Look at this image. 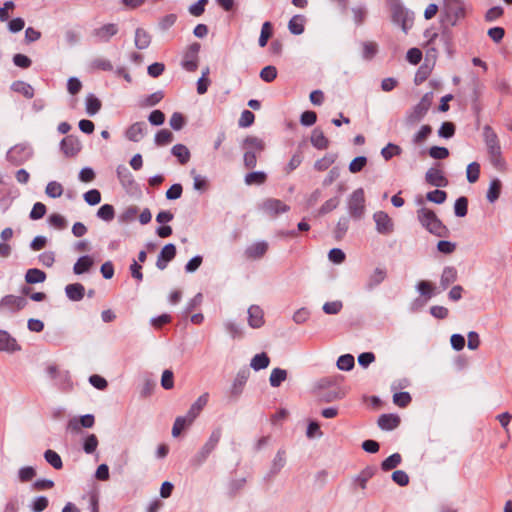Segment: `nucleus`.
<instances>
[{"mask_svg":"<svg viewBox=\"0 0 512 512\" xmlns=\"http://www.w3.org/2000/svg\"><path fill=\"white\" fill-rule=\"evenodd\" d=\"M417 219L428 232L437 237H446L448 228L441 222L434 211L422 207L417 210Z\"/></svg>","mask_w":512,"mask_h":512,"instance_id":"f257e3e1","label":"nucleus"},{"mask_svg":"<svg viewBox=\"0 0 512 512\" xmlns=\"http://www.w3.org/2000/svg\"><path fill=\"white\" fill-rule=\"evenodd\" d=\"M393 23L401 26L404 33H407L413 24V13L407 10L400 0H386Z\"/></svg>","mask_w":512,"mask_h":512,"instance_id":"f03ea898","label":"nucleus"},{"mask_svg":"<svg viewBox=\"0 0 512 512\" xmlns=\"http://www.w3.org/2000/svg\"><path fill=\"white\" fill-rule=\"evenodd\" d=\"M483 138L492 164L498 167L502 163L501 147L498 136L491 126L485 125L483 127Z\"/></svg>","mask_w":512,"mask_h":512,"instance_id":"7ed1b4c3","label":"nucleus"},{"mask_svg":"<svg viewBox=\"0 0 512 512\" xmlns=\"http://www.w3.org/2000/svg\"><path fill=\"white\" fill-rule=\"evenodd\" d=\"M443 21L455 26L465 17V5L462 0H444Z\"/></svg>","mask_w":512,"mask_h":512,"instance_id":"20e7f679","label":"nucleus"},{"mask_svg":"<svg viewBox=\"0 0 512 512\" xmlns=\"http://www.w3.org/2000/svg\"><path fill=\"white\" fill-rule=\"evenodd\" d=\"M347 209L353 219L360 220L363 218L366 211L363 188H358L351 193L347 199Z\"/></svg>","mask_w":512,"mask_h":512,"instance_id":"39448f33","label":"nucleus"},{"mask_svg":"<svg viewBox=\"0 0 512 512\" xmlns=\"http://www.w3.org/2000/svg\"><path fill=\"white\" fill-rule=\"evenodd\" d=\"M432 103V95L426 93L419 103L414 106L412 111L406 117V123L408 125H415L419 123L430 109Z\"/></svg>","mask_w":512,"mask_h":512,"instance_id":"423d86ee","label":"nucleus"},{"mask_svg":"<svg viewBox=\"0 0 512 512\" xmlns=\"http://www.w3.org/2000/svg\"><path fill=\"white\" fill-rule=\"evenodd\" d=\"M260 209L270 217H277L280 214L287 213L290 210V206L280 199L267 198L261 203Z\"/></svg>","mask_w":512,"mask_h":512,"instance_id":"0eeeda50","label":"nucleus"},{"mask_svg":"<svg viewBox=\"0 0 512 512\" xmlns=\"http://www.w3.org/2000/svg\"><path fill=\"white\" fill-rule=\"evenodd\" d=\"M376 231L381 235H390L394 231L392 218L384 211H377L373 214Z\"/></svg>","mask_w":512,"mask_h":512,"instance_id":"6e6552de","label":"nucleus"},{"mask_svg":"<svg viewBox=\"0 0 512 512\" xmlns=\"http://www.w3.org/2000/svg\"><path fill=\"white\" fill-rule=\"evenodd\" d=\"M200 50V44H191L184 53L182 60V67L188 72H194L198 68V53Z\"/></svg>","mask_w":512,"mask_h":512,"instance_id":"1a4fd4ad","label":"nucleus"},{"mask_svg":"<svg viewBox=\"0 0 512 512\" xmlns=\"http://www.w3.org/2000/svg\"><path fill=\"white\" fill-rule=\"evenodd\" d=\"M26 299L15 295H6L0 301L1 312H16L23 309L26 305Z\"/></svg>","mask_w":512,"mask_h":512,"instance_id":"9d476101","label":"nucleus"},{"mask_svg":"<svg viewBox=\"0 0 512 512\" xmlns=\"http://www.w3.org/2000/svg\"><path fill=\"white\" fill-rule=\"evenodd\" d=\"M31 156L32 150L23 145L14 146L7 153V159L15 165H20L26 162L31 158Z\"/></svg>","mask_w":512,"mask_h":512,"instance_id":"9b49d317","label":"nucleus"},{"mask_svg":"<svg viewBox=\"0 0 512 512\" xmlns=\"http://www.w3.org/2000/svg\"><path fill=\"white\" fill-rule=\"evenodd\" d=\"M95 423L94 416L92 414H86L80 418H72L67 423V430L71 433L78 434L81 428H91Z\"/></svg>","mask_w":512,"mask_h":512,"instance_id":"f8f14e48","label":"nucleus"},{"mask_svg":"<svg viewBox=\"0 0 512 512\" xmlns=\"http://www.w3.org/2000/svg\"><path fill=\"white\" fill-rule=\"evenodd\" d=\"M147 133V124L145 122H135L125 131V137L132 142L141 141Z\"/></svg>","mask_w":512,"mask_h":512,"instance_id":"ddd939ff","label":"nucleus"},{"mask_svg":"<svg viewBox=\"0 0 512 512\" xmlns=\"http://www.w3.org/2000/svg\"><path fill=\"white\" fill-rule=\"evenodd\" d=\"M175 255H176L175 245L172 243L166 244L161 249V251L158 255V258L156 261L157 268L160 270H164L167 267L168 263L174 259Z\"/></svg>","mask_w":512,"mask_h":512,"instance_id":"4468645a","label":"nucleus"},{"mask_svg":"<svg viewBox=\"0 0 512 512\" xmlns=\"http://www.w3.org/2000/svg\"><path fill=\"white\" fill-rule=\"evenodd\" d=\"M21 349L16 339L8 332L0 330V351L14 353Z\"/></svg>","mask_w":512,"mask_h":512,"instance_id":"2eb2a0df","label":"nucleus"},{"mask_svg":"<svg viewBox=\"0 0 512 512\" xmlns=\"http://www.w3.org/2000/svg\"><path fill=\"white\" fill-rule=\"evenodd\" d=\"M425 180L435 187H446L448 185V180L445 178L442 171L437 168L428 169L425 174Z\"/></svg>","mask_w":512,"mask_h":512,"instance_id":"dca6fc26","label":"nucleus"},{"mask_svg":"<svg viewBox=\"0 0 512 512\" xmlns=\"http://www.w3.org/2000/svg\"><path fill=\"white\" fill-rule=\"evenodd\" d=\"M386 276H387V272L384 268H381V267L375 268L367 279V282L365 284V289L367 291L374 290L378 285H380L385 280Z\"/></svg>","mask_w":512,"mask_h":512,"instance_id":"f3484780","label":"nucleus"},{"mask_svg":"<svg viewBox=\"0 0 512 512\" xmlns=\"http://www.w3.org/2000/svg\"><path fill=\"white\" fill-rule=\"evenodd\" d=\"M209 400V394L203 393L200 395L196 401L190 406L186 416L190 418L193 422L199 416L203 408L207 405Z\"/></svg>","mask_w":512,"mask_h":512,"instance_id":"a211bd4d","label":"nucleus"},{"mask_svg":"<svg viewBox=\"0 0 512 512\" xmlns=\"http://www.w3.org/2000/svg\"><path fill=\"white\" fill-rule=\"evenodd\" d=\"M118 27L116 24H105L93 31V35L101 42H107L111 37L116 35Z\"/></svg>","mask_w":512,"mask_h":512,"instance_id":"6ab92c4d","label":"nucleus"},{"mask_svg":"<svg viewBox=\"0 0 512 512\" xmlns=\"http://www.w3.org/2000/svg\"><path fill=\"white\" fill-rule=\"evenodd\" d=\"M248 324L252 328H260L264 324V313L259 306L252 305L248 308Z\"/></svg>","mask_w":512,"mask_h":512,"instance_id":"aec40b11","label":"nucleus"},{"mask_svg":"<svg viewBox=\"0 0 512 512\" xmlns=\"http://www.w3.org/2000/svg\"><path fill=\"white\" fill-rule=\"evenodd\" d=\"M81 148L79 140L74 136H68L61 141V149L67 156L76 155Z\"/></svg>","mask_w":512,"mask_h":512,"instance_id":"412c9836","label":"nucleus"},{"mask_svg":"<svg viewBox=\"0 0 512 512\" xmlns=\"http://www.w3.org/2000/svg\"><path fill=\"white\" fill-rule=\"evenodd\" d=\"M94 265V260L89 255L81 256L73 266V272L76 275H81L90 271Z\"/></svg>","mask_w":512,"mask_h":512,"instance_id":"4be33fe9","label":"nucleus"},{"mask_svg":"<svg viewBox=\"0 0 512 512\" xmlns=\"http://www.w3.org/2000/svg\"><path fill=\"white\" fill-rule=\"evenodd\" d=\"M66 296L72 301H80L85 295V288L80 283L68 284L65 287Z\"/></svg>","mask_w":512,"mask_h":512,"instance_id":"5701e85b","label":"nucleus"},{"mask_svg":"<svg viewBox=\"0 0 512 512\" xmlns=\"http://www.w3.org/2000/svg\"><path fill=\"white\" fill-rule=\"evenodd\" d=\"M268 249V243L265 241H260L253 243L246 249V255L248 258L259 259L261 258Z\"/></svg>","mask_w":512,"mask_h":512,"instance_id":"b1692460","label":"nucleus"},{"mask_svg":"<svg viewBox=\"0 0 512 512\" xmlns=\"http://www.w3.org/2000/svg\"><path fill=\"white\" fill-rule=\"evenodd\" d=\"M243 149L261 153L265 149V143L256 136H248L243 141Z\"/></svg>","mask_w":512,"mask_h":512,"instance_id":"393cba45","label":"nucleus"},{"mask_svg":"<svg viewBox=\"0 0 512 512\" xmlns=\"http://www.w3.org/2000/svg\"><path fill=\"white\" fill-rule=\"evenodd\" d=\"M286 465V452L284 450H278L275 457L272 460L269 474L271 476L277 475Z\"/></svg>","mask_w":512,"mask_h":512,"instance_id":"a878e982","label":"nucleus"},{"mask_svg":"<svg viewBox=\"0 0 512 512\" xmlns=\"http://www.w3.org/2000/svg\"><path fill=\"white\" fill-rule=\"evenodd\" d=\"M11 90L16 93L22 94L25 98L31 99L34 96V88L29 84L21 80L14 81L11 84Z\"/></svg>","mask_w":512,"mask_h":512,"instance_id":"bb28decb","label":"nucleus"},{"mask_svg":"<svg viewBox=\"0 0 512 512\" xmlns=\"http://www.w3.org/2000/svg\"><path fill=\"white\" fill-rule=\"evenodd\" d=\"M311 144L317 149H326L329 145L328 139L325 137L323 131L319 128H315L310 137Z\"/></svg>","mask_w":512,"mask_h":512,"instance_id":"cd10ccee","label":"nucleus"},{"mask_svg":"<svg viewBox=\"0 0 512 512\" xmlns=\"http://www.w3.org/2000/svg\"><path fill=\"white\" fill-rule=\"evenodd\" d=\"M400 419L393 414H383L378 419V425L383 430H392L399 425Z\"/></svg>","mask_w":512,"mask_h":512,"instance_id":"c85d7f7f","label":"nucleus"},{"mask_svg":"<svg viewBox=\"0 0 512 512\" xmlns=\"http://www.w3.org/2000/svg\"><path fill=\"white\" fill-rule=\"evenodd\" d=\"M502 189V183L498 178H494L491 180L489 184V188L486 193V198L488 202L494 203L500 196Z\"/></svg>","mask_w":512,"mask_h":512,"instance_id":"c756f323","label":"nucleus"},{"mask_svg":"<svg viewBox=\"0 0 512 512\" xmlns=\"http://www.w3.org/2000/svg\"><path fill=\"white\" fill-rule=\"evenodd\" d=\"M171 153L175 156L179 163L184 165L186 164L191 157L189 149L183 144H176L172 147Z\"/></svg>","mask_w":512,"mask_h":512,"instance_id":"7c9ffc66","label":"nucleus"},{"mask_svg":"<svg viewBox=\"0 0 512 512\" xmlns=\"http://www.w3.org/2000/svg\"><path fill=\"white\" fill-rule=\"evenodd\" d=\"M457 279V270L454 267L447 266L443 269L440 284L443 289L454 283Z\"/></svg>","mask_w":512,"mask_h":512,"instance_id":"2f4dec72","label":"nucleus"},{"mask_svg":"<svg viewBox=\"0 0 512 512\" xmlns=\"http://www.w3.org/2000/svg\"><path fill=\"white\" fill-rule=\"evenodd\" d=\"M45 280H46V274L44 271H42L40 269L31 268L26 271L25 281L28 284L43 283Z\"/></svg>","mask_w":512,"mask_h":512,"instance_id":"473e14b6","label":"nucleus"},{"mask_svg":"<svg viewBox=\"0 0 512 512\" xmlns=\"http://www.w3.org/2000/svg\"><path fill=\"white\" fill-rule=\"evenodd\" d=\"M135 46L142 50L146 49L151 42L150 35L142 28H137L135 31Z\"/></svg>","mask_w":512,"mask_h":512,"instance_id":"72a5a7b5","label":"nucleus"},{"mask_svg":"<svg viewBox=\"0 0 512 512\" xmlns=\"http://www.w3.org/2000/svg\"><path fill=\"white\" fill-rule=\"evenodd\" d=\"M432 133V127L430 125H422L418 132L412 137V143L415 146H421L425 143L428 137Z\"/></svg>","mask_w":512,"mask_h":512,"instance_id":"f704fd0d","label":"nucleus"},{"mask_svg":"<svg viewBox=\"0 0 512 512\" xmlns=\"http://www.w3.org/2000/svg\"><path fill=\"white\" fill-rule=\"evenodd\" d=\"M269 364H270V358L264 352L256 354L251 359V362H250L251 368L253 370H255V371H259V370L265 369V368H267L269 366Z\"/></svg>","mask_w":512,"mask_h":512,"instance_id":"c9c22d12","label":"nucleus"},{"mask_svg":"<svg viewBox=\"0 0 512 512\" xmlns=\"http://www.w3.org/2000/svg\"><path fill=\"white\" fill-rule=\"evenodd\" d=\"M267 175L263 171H255L245 175L244 182L246 185H262L266 182Z\"/></svg>","mask_w":512,"mask_h":512,"instance_id":"e433bc0d","label":"nucleus"},{"mask_svg":"<svg viewBox=\"0 0 512 512\" xmlns=\"http://www.w3.org/2000/svg\"><path fill=\"white\" fill-rule=\"evenodd\" d=\"M192 423L193 421L186 415L177 417L172 427V435L174 437L179 436L181 432L189 427Z\"/></svg>","mask_w":512,"mask_h":512,"instance_id":"4c0bfd02","label":"nucleus"},{"mask_svg":"<svg viewBox=\"0 0 512 512\" xmlns=\"http://www.w3.org/2000/svg\"><path fill=\"white\" fill-rule=\"evenodd\" d=\"M287 378V371L282 368H274L269 377V383L272 387H279Z\"/></svg>","mask_w":512,"mask_h":512,"instance_id":"58836bf2","label":"nucleus"},{"mask_svg":"<svg viewBox=\"0 0 512 512\" xmlns=\"http://www.w3.org/2000/svg\"><path fill=\"white\" fill-rule=\"evenodd\" d=\"M289 31L294 35H300L304 32V17L301 15L293 16L288 23Z\"/></svg>","mask_w":512,"mask_h":512,"instance_id":"ea45409f","label":"nucleus"},{"mask_svg":"<svg viewBox=\"0 0 512 512\" xmlns=\"http://www.w3.org/2000/svg\"><path fill=\"white\" fill-rule=\"evenodd\" d=\"M213 450H214L213 447H211L210 445L205 443L201 447V449L196 453V455L193 457V459H192L193 465H195V466L202 465Z\"/></svg>","mask_w":512,"mask_h":512,"instance_id":"a19ab883","label":"nucleus"},{"mask_svg":"<svg viewBox=\"0 0 512 512\" xmlns=\"http://www.w3.org/2000/svg\"><path fill=\"white\" fill-rule=\"evenodd\" d=\"M101 109V102L93 94L86 97V112L88 115L93 116Z\"/></svg>","mask_w":512,"mask_h":512,"instance_id":"79ce46f5","label":"nucleus"},{"mask_svg":"<svg viewBox=\"0 0 512 512\" xmlns=\"http://www.w3.org/2000/svg\"><path fill=\"white\" fill-rule=\"evenodd\" d=\"M248 379V372L242 371L237 374L232 385V394L238 396L242 392V387Z\"/></svg>","mask_w":512,"mask_h":512,"instance_id":"37998d69","label":"nucleus"},{"mask_svg":"<svg viewBox=\"0 0 512 512\" xmlns=\"http://www.w3.org/2000/svg\"><path fill=\"white\" fill-rule=\"evenodd\" d=\"M173 138L174 136L171 131L168 129H162L156 133L154 140L157 146H164L171 143Z\"/></svg>","mask_w":512,"mask_h":512,"instance_id":"c03bdc74","label":"nucleus"},{"mask_svg":"<svg viewBox=\"0 0 512 512\" xmlns=\"http://www.w3.org/2000/svg\"><path fill=\"white\" fill-rule=\"evenodd\" d=\"M402 153V149L400 146L396 145V144H393V143H388L384 148H382L381 150V155L382 157L388 161L390 160L392 157L394 156H398Z\"/></svg>","mask_w":512,"mask_h":512,"instance_id":"a18cd8bd","label":"nucleus"},{"mask_svg":"<svg viewBox=\"0 0 512 512\" xmlns=\"http://www.w3.org/2000/svg\"><path fill=\"white\" fill-rule=\"evenodd\" d=\"M97 217L104 221H112L115 217L114 207L110 204L102 205L97 211Z\"/></svg>","mask_w":512,"mask_h":512,"instance_id":"49530a36","label":"nucleus"},{"mask_svg":"<svg viewBox=\"0 0 512 512\" xmlns=\"http://www.w3.org/2000/svg\"><path fill=\"white\" fill-rule=\"evenodd\" d=\"M44 458L55 469H61L63 466L61 457L53 450H46L44 453Z\"/></svg>","mask_w":512,"mask_h":512,"instance_id":"de8ad7c7","label":"nucleus"},{"mask_svg":"<svg viewBox=\"0 0 512 512\" xmlns=\"http://www.w3.org/2000/svg\"><path fill=\"white\" fill-rule=\"evenodd\" d=\"M401 460V455L399 453H394L382 462L381 468L384 471H389L396 468L401 463Z\"/></svg>","mask_w":512,"mask_h":512,"instance_id":"09e8293b","label":"nucleus"},{"mask_svg":"<svg viewBox=\"0 0 512 512\" xmlns=\"http://www.w3.org/2000/svg\"><path fill=\"white\" fill-rule=\"evenodd\" d=\"M45 193L51 198H59L63 194V186L57 181H51L47 184Z\"/></svg>","mask_w":512,"mask_h":512,"instance_id":"8fccbe9b","label":"nucleus"},{"mask_svg":"<svg viewBox=\"0 0 512 512\" xmlns=\"http://www.w3.org/2000/svg\"><path fill=\"white\" fill-rule=\"evenodd\" d=\"M272 36V24L269 21H266L263 23L260 37H259V46L265 47L267 45V42L269 38Z\"/></svg>","mask_w":512,"mask_h":512,"instance_id":"3c124183","label":"nucleus"},{"mask_svg":"<svg viewBox=\"0 0 512 512\" xmlns=\"http://www.w3.org/2000/svg\"><path fill=\"white\" fill-rule=\"evenodd\" d=\"M337 367L342 371H349L354 367V357L351 354L341 355L337 360Z\"/></svg>","mask_w":512,"mask_h":512,"instance_id":"603ef678","label":"nucleus"},{"mask_svg":"<svg viewBox=\"0 0 512 512\" xmlns=\"http://www.w3.org/2000/svg\"><path fill=\"white\" fill-rule=\"evenodd\" d=\"M36 476V470L32 466L21 467L18 471L20 482H29Z\"/></svg>","mask_w":512,"mask_h":512,"instance_id":"864d4df0","label":"nucleus"},{"mask_svg":"<svg viewBox=\"0 0 512 512\" xmlns=\"http://www.w3.org/2000/svg\"><path fill=\"white\" fill-rule=\"evenodd\" d=\"M466 175L468 182L475 183L479 179L480 165L477 162L470 163L467 166Z\"/></svg>","mask_w":512,"mask_h":512,"instance_id":"5fc2aeb1","label":"nucleus"},{"mask_svg":"<svg viewBox=\"0 0 512 512\" xmlns=\"http://www.w3.org/2000/svg\"><path fill=\"white\" fill-rule=\"evenodd\" d=\"M447 198V194L443 190H433L426 194V199L430 202L436 203V204H442L445 202Z\"/></svg>","mask_w":512,"mask_h":512,"instance_id":"6e6d98bb","label":"nucleus"},{"mask_svg":"<svg viewBox=\"0 0 512 512\" xmlns=\"http://www.w3.org/2000/svg\"><path fill=\"white\" fill-rule=\"evenodd\" d=\"M468 200L466 197H459L454 204V212L457 217H464L467 214Z\"/></svg>","mask_w":512,"mask_h":512,"instance_id":"4d7b16f0","label":"nucleus"},{"mask_svg":"<svg viewBox=\"0 0 512 512\" xmlns=\"http://www.w3.org/2000/svg\"><path fill=\"white\" fill-rule=\"evenodd\" d=\"M335 161V156L332 154L325 155L323 158L318 159L314 163V168L318 171H324L328 169Z\"/></svg>","mask_w":512,"mask_h":512,"instance_id":"13d9d810","label":"nucleus"},{"mask_svg":"<svg viewBox=\"0 0 512 512\" xmlns=\"http://www.w3.org/2000/svg\"><path fill=\"white\" fill-rule=\"evenodd\" d=\"M98 446V439L95 434H90L84 439L83 450L87 454L95 452Z\"/></svg>","mask_w":512,"mask_h":512,"instance_id":"bf43d9fd","label":"nucleus"},{"mask_svg":"<svg viewBox=\"0 0 512 512\" xmlns=\"http://www.w3.org/2000/svg\"><path fill=\"white\" fill-rule=\"evenodd\" d=\"M48 499L45 496H38L34 498L30 504L32 512H42L48 506Z\"/></svg>","mask_w":512,"mask_h":512,"instance_id":"052dcab7","label":"nucleus"},{"mask_svg":"<svg viewBox=\"0 0 512 512\" xmlns=\"http://www.w3.org/2000/svg\"><path fill=\"white\" fill-rule=\"evenodd\" d=\"M393 402L399 407H406L411 402V396L408 392H398L393 395Z\"/></svg>","mask_w":512,"mask_h":512,"instance_id":"680f3d73","label":"nucleus"},{"mask_svg":"<svg viewBox=\"0 0 512 512\" xmlns=\"http://www.w3.org/2000/svg\"><path fill=\"white\" fill-rule=\"evenodd\" d=\"M367 163V158L365 156H358L354 158L349 164V171L351 173L360 172Z\"/></svg>","mask_w":512,"mask_h":512,"instance_id":"e2e57ef3","label":"nucleus"},{"mask_svg":"<svg viewBox=\"0 0 512 512\" xmlns=\"http://www.w3.org/2000/svg\"><path fill=\"white\" fill-rule=\"evenodd\" d=\"M417 290L422 295L425 296L427 299H430L433 296V285L428 281H420L417 284Z\"/></svg>","mask_w":512,"mask_h":512,"instance_id":"0e129e2a","label":"nucleus"},{"mask_svg":"<svg viewBox=\"0 0 512 512\" xmlns=\"http://www.w3.org/2000/svg\"><path fill=\"white\" fill-rule=\"evenodd\" d=\"M455 133V126L452 122H444L438 130V135L442 138H451Z\"/></svg>","mask_w":512,"mask_h":512,"instance_id":"69168bd1","label":"nucleus"},{"mask_svg":"<svg viewBox=\"0 0 512 512\" xmlns=\"http://www.w3.org/2000/svg\"><path fill=\"white\" fill-rule=\"evenodd\" d=\"M84 200L89 205H97L101 201V194L97 189H92L84 194Z\"/></svg>","mask_w":512,"mask_h":512,"instance_id":"338daca9","label":"nucleus"},{"mask_svg":"<svg viewBox=\"0 0 512 512\" xmlns=\"http://www.w3.org/2000/svg\"><path fill=\"white\" fill-rule=\"evenodd\" d=\"M45 214L46 206L41 202H37L34 204L29 216L32 220H38L41 219Z\"/></svg>","mask_w":512,"mask_h":512,"instance_id":"774afa93","label":"nucleus"}]
</instances>
